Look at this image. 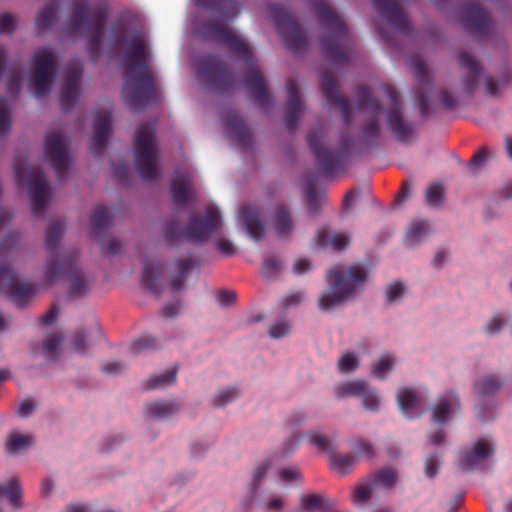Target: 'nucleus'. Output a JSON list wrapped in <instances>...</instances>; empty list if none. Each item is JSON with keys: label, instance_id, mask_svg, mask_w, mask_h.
I'll return each mask as SVG.
<instances>
[{"label": "nucleus", "instance_id": "f257e3e1", "mask_svg": "<svg viewBox=\"0 0 512 512\" xmlns=\"http://www.w3.org/2000/svg\"><path fill=\"white\" fill-rule=\"evenodd\" d=\"M194 29L202 38L224 44L246 64L247 71L244 80L247 91L261 109H266L271 104V97L249 45L219 21L195 24Z\"/></svg>", "mask_w": 512, "mask_h": 512}, {"label": "nucleus", "instance_id": "f03ea898", "mask_svg": "<svg viewBox=\"0 0 512 512\" xmlns=\"http://www.w3.org/2000/svg\"><path fill=\"white\" fill-rule=\"evenodd\" d=\"M123 67L125 82L123 92L129 107L133 110L144 108L156 99L157 92L153 74L148 65V50L141 32L130 38L124 51Z\"/></svg>", "mask_w": 512, "mask_h": 512}, {"label": "nucleus", "instance_id": "7ed1b4c3", "mask_svg": "<svg viewBox=\"0 0 512 512\" xmlns=\"http://www.w3.org/2000/svg\"><path fill=\"white\" fill-rule=\"evenodd\" d=\"M314 9L324 30V36L321 39L323 54L334 63H347L350 37L346 23L323 0H316Z\"/></svg>", "mask_w": 512, "mask_h": 512}, {"label": "nucleus", "instance_id": "20e7f679", "mask_svg": "<svg viewBox=\"0 0 512 512\" xmlns=\"http://www.w3.org/2000/svg\"><path fill=\"white\" fill-rule=\"evenodd\" d=\"M107 13L101 8L92 9L88 3L76 0L72 4L71 14L65 24V30L71 35L85 32L88 38L87 51L92 61L99 57Z\"/></svg>", "mask_w": 512, "mask_h": 512}, {"label": "nucleus", "instance_id": "39448f33", "mask_svg": "<svg viewBox=\"0 0 512 512\" xmlns=\"http://www.w3.org/2000/svg\"><path fill=\"white\" fill-rule=\"evenodd\" d=\"M368 272L360 264L336 265L327 272L330 291L319 298V308L330 310L348 300L367 280Z\"/></svg>", "mask_w": 512, "mask_h": 512}, {"label": "nucleus", "instance_id": "423d86ee", "mask_svg": "<svg viewBox=\"0 0 512 512\" xmlns=\"http://www.w3.org/2000/svg\"><path fill=\"white\" fill-rule=\"evenodd\" d=\"M222 225L221 215L217 207L209 206L205 210L204 216L192 217L182 231L177 219L168 221L164 227V238L172 244L182 237L193 242H204Z\"/></svg>", "mask_w": 512, "mask_h": 512}, {"label": "nucleus", "instance_id": "0eeeda50", "mask_svg": "<svg viewBox=\"0 0 512 512\" xmlns=\"http://www.w3.org/2000/svg\"><path fill=\"white\" fill-rule=\"evenodd\" d=\"M135 166L142 179L154 181L159 176L157 152L155 149V129L151 123L141 124L134 138Z\"/></svg>", "mask_w": 512, "mask_h": 512}, {"label": "nucleus", "instance_id": "6e6552de", "mask_svg": "<svg viewBox=\"0 0 512 512\" xmlns=\"http://www.w3.org/2000/svg\"><path fill=\"white\" fill-rule=\"evenodd\" d=\"M16 244V238L7 235L0 243V292L5 293L16 305L22 306L34 294L32 284L19 282L14 269L8 263H3L9 250Z\"/></svg>", "mask_w": 512, "mask_h": 512}, {"label": "nucleus", "instance_id": "1a4fd4ad", "mask_svg": "<svg viewBox=\"0 0 512 512\" xmlns=\"http://www.w3.org/2000/svg\"><path fill=\"white\" fill-rule=\"evenodd\" d=\"M78 250H73L66 255L62 262L58 265L55 257L46 265L45 280L52 283L59 278L65 277L69 280V294L71 297L83 295L89 289V281L78 267Z\"/></svg>", "mask_w": 512, "mask_h": 512}, {"label": "nucleus", "instance_id": "9d476101", "mask_svg": "<svg viewBox=\"0 0 512 512\" xmlns=\"http://www.w3.org/2000/svg\"><path fill=\"white\" fill-rule=\"evenodd\" d=\"M56 71V56L51 48L41 47L34 52L31 72V90L36 98L46 96L53 83Z\"/></svg>", "mask_w": 512, "mask_h": 512}, {"label": "nucleus", "instance_id": "9b49d317", "mask_svg": "<svg viewBox=\"0 0 512 512\" xmlns=\"http://www.w3.org/2000/svg\"><path fill=\"white\" fill-rule=\"evenodd\" d=\"M15 178L18 184L27 180L31 198V210L34 216L44 212L49 198V186L41 168H26L20 163L14 165Z\"/></svg>", "mask_w": 512, "mask_h": 512}, {"label": "nucleus", "instance_id": "f8f14e48", "mask_svg": "<svg viewBox=\"0 0 512 512\" xmlns=\"http://www.w3.org/2000/svg\"><path fill=\"white\" fill-rule=\"evenodd\" d=\"M268 13L290 50L298 53L307 46L305 34L287 9L278 4H271Z\"/></svg>", "mask_w": 512, "mask_h": 512}, {"label": "nucleus", "instance_id": "ddd939ff", "mask_svg": "<svg viewBox=\"0 0 512 512\" xmlns=\"http://www.w3.org/2000/svg\"><path fill=\"white\" fill-rule=\"evenodd\" d=\"M356 97L357 109L367 111L371 115V118L363 123L361 133L368 146H374L381 136L378 117L382 113V105L366 86L358 87Z\"/></svg>", "mask_w": 512, "mask_h": 512}, {"label": "nucleus", "instance_id": "4468645a", "mask_svg": "<svg viewBox=\"0 0 512 512\" xmlns=\"http://www.w3.org/2000/svg\"><path fill=\"white\" fill-rule=\"evenodd\" d=\"M384 91L389 99L390 108L386 112V125L388 130L399 142H409L415 138L413 123L406 121L402 115L400 95L391 85H385Z\"/></svg>", "mask_w": 512, "mask_h": 512}, {"label": "nucleus", "instance_id": "2eb2a0df", "mask_svg": "<svg viewBox=\"0 0 512 512\" xmlns=\"http://www.w3.org/2000/svg\"><path fill=\"white\" fill-rule=\"evenodd\" d=\"M323 131L322 129H315L308 133L307 144L314 155L317 163L326 174H331L338 168H342L343 156L348 150L347 140L342 141V149L339 151H332L322 145Z\"/></svg>", "mask_w": 512, "mask_h": 512}, {"label": "nucleus", "instance_id": "dca6fc26", "mask_svg": "<svg viewBox=\"0 0 512 512\" xmlns=\"http://www.w3.org/2000/svg\"><path fill=\"white\" fill-rule=\"evenodd\" d=\"M68 140L60 132H49L45 138L44 152L59 180H63L69 167Z\"/></svg>", "mask_w": 512, "mask_h": 512}, {"label": "nucleus", "instance_id": "f3484780", "mask_svg": "<svg viewBox=\"0 0 512 512\" xmlns=\"http://www.w3.org/2000/svg\"><path fill=\"white\" fill-rule=\"evenodd\" d=\"M461 21L463 27L480 40L489 38L493 32L490 14L477 4L469 2L462 6Z\"/></svg>", "mask_w": 512, "mask_h": 512}, {"label": "nucleus", "instance_id": "a211bd4d", "mask_svg": "<svg viewBox=\"0 0 512 512\" xmlns=\"http://www.w3.org/2000/svg\"><path fill=\"white\" fill-rule=\"evenodd\" d=\"M199 74L204 77L209 86L219 90L231 88L235 83L234 75L216 56L204 57L198 65Z\"/></svg>", "mask_w": 512, "mask_h": 512}, {"label": "nucleus", "instance_id": "6ab92c4d", "mask_svg": "<svg viewBox=\"0 0 512 512\" xmlns=\"http://www.w3.org/2000/svg\"><path fill=\"white\" fill-rule=\"evenodd\" d=\"M321 90L328 103L339 109L344 123L349 125L353 117L351 104L340 94L336 77L328 70L322 72Z\"/></svg>", "mask_w": 512, "mask_h": 512}, {"label": "nucleus", "instance_id": "aec40b11", "mask_svg": "<svg viewBox=\"0 0 512 512\" xmlns=\"http://www.w3.org/2000/svg\"><path fill=\"white\" fill-rule=\"evenodd\" d=\"M376 11L386 18L388 23L404 34H411V24L397 0H372Z\"/></svg>", "mask_w": 512, "mask_h": 512}, {"label": "nucleus", "instance_id": "412c9836", "mask_svg": "<svg viewBox=\"0 0 512 512\" xmlns=\"http://www.w3.org/2000/svg\"><path fill=\"white\" fill-rule=\"evenodd\" d=\"M82 72L81 62L74 63L67 70L60 94V103L64 111L70 110L78 99Z\"/></svg>", "mask_w": 512, "mask_h": 512}, {"label": "nucleus", "instance_id": "4be33fe9", "mask_svg": "<svg viewBox=\"0 0 512 512\" xmlns=\"http://www.w3.org/2000/svg\"><path fill=\"white\" fill-rule=\"evenodd\" d=\"M460 69L465 71L462 77V86L467 94H472L478 86L482 66L476 57L469 51H461L458 55Z\"/></svg>", "mask_w": 512, "mask_h": 512}, {"label": "nucleus", "instance_id": "5701e85b", "mask_svg": "<svg viewBox=\"0 0 512 512\" xmlns=\"http://www.w3.org/2000/svg\"><path fill=\"white\" fill-rule=\"evenodd\" d=\"M493 452V444L488 439L481 438L475 442L471 450L462 452L458 466L464 471H472L480 461L491 456Z\"/></svg>", "mask_w": 512, "mask_h": 512}, {"label": "nucleus", "instance_id": "b1692460", "mask_svg": "<svg viewBox=\"0 0 512 512\" xmlns=\"http://www.w3.org/2000/svg\"><path fill=\"white\" fill-rule=\"evenodd\" d=\"M410 67L420 85V89L417 93L420 113L422 116H427L430 113V107L428 97L424 90L430 87L431 83L426 64L420 58H412L410 61Z\"/></svg>", "mask_w": 512, "mask_h": 512}, {"label": "nucleus", "instance_id": "393cba45", "mask_svg": "<svg viewBox=\"0 0 512 512\" xmlns=\"http://www.w3.org/2000/svg\"><path fill=\"white\" fill-rule=\"evenodd\" d=\"M288 102L284 116V123L287 129L294 130L299 122L302 113V102L297 81L289 79L287 81Z\"/></svg>", "mask_w": 512, "mask_h": 512}, {"label": "nucleus", "instance_id": "a878e982", "mask_svg": "<svg viewBox=\"0 0 512 512\" xmlns=\"http://www.w3.org/2000/svg\"><path fill=\"white\" fill-rule=\"evenodd\" d=\"M63 231L64 223L61 220H54L47 227L45 235V249L49 253V260L47 265L52 261L53 257L57 259L59 265L63 258L74 250L72 249L66 251L59 249V243Z\"/></svg>", "mask_w": 512, "mask_h": 512}, {"label": "nucleus", "instance_id": "bb28decb", "mask_svg": "<svg viewBox=\"0 0 512 512\" xmlns=\"http://www.w3.org/2000/svg\"><path fill=\"white\" fill-rule=\"evenodd\" d=\"M270 224L275 234L283 239L290 237L295 228L292 213L284 204H278L275 207Z\"/></svg>", "mask_w": 512, "mask_h": 512}, {"label": "nucleus", "instance_id": "cd10ccee", "mask_svg": "<svg viewBox=\"0 0 512 512\" xmlns=\"http://www.w3.org/2000/svg\"><path fill=\"white\" fill-rule=\"evenodd\" d=\"M93 129L94 133L91 149L96 155H99L105 148L112 132L111 112L107 111L104 114L97 116L94 120Z\"/></svg>", "mask_w": 512, "mask_h": 512}, {"label": "nucleus", "instance_id": "c85d7f7f", "mask_svg": "<svg viewBox=\"0 0 512 512\" xmlns=\"http://www.w3.org/2000/svg\"><path fill=\"white\" fill-rule=\"evenodd\" d=\"M225 126L239 146L246 148L252 144V133L238 113L229 111L225 117Z\"/></svg>", "mask_w": 512, "mask_h": 512}, {"label": "nucleus", "instance_id": "c756f323", "mask_svg": "<svg viewBox=\"0 0 512 512\" xmlns=\"http://www.w3.org/2000/svg\"><path fill=\"white\" fill-rule=\"evenodd\" d=\"M239 218L245 225L246 230L250 237L258 240L264 236L265 227L260 219L259 212L249 205H244L240 208Z\"/></svg>", "mask_w": 512, "mask_h": 512}, {"label": "nucleus", "instance_id": "7c9ffc66", "mask_svg": "<svg viewBox=\"0 0 512 512\" xmlns=\"http://www.w3.org/2000/svg\"><path fill=\"white\" fill-rule=\"evenodd\" d=\"M460 408V400L454 392H448L442 396L432 413V421L444 424L452 412Z\"/></svg>", "mask_w": 512, "mask_h": 512}, {"label": "nucleus", "instance_id": "2f4dec72", "mask_svg": "<svg viewBox=\"0 0 512 512\" xmlns=\"http://www.w3.org/2000/svg\"><path fill=\"white\" fill-rule=\"evenodd\" d=\"M196 5L213 10L226 20H233L240 12L236 0H196Z\"/></svg>", "mask_w": 512, "mask_h": 512}, {"label": "nucleus", "instance_id": "473e14b6", "mask_svg": "<svg viewBox=\"0 0 512 512\" xmlns=\"http://www.w3.org/2000/svg\"><path fill=\"white\" fill-rule=\"evenodd\" d=\"M176 272L172 275L170 280L171 289L174 292L180 291L184 288L185 281L192 269H197L199 264L193 257H186L178 259L175 262Z\"/></svg>", "mask_w": 512, "mask_h": 512}, {"label": "nucleus", "instance_id": "72a5a7b5", "mask_svg": "<svg viewBox=\"0 0 512 512\" xmlns=\"http://www.w3.org/2000/svg\"><path fill=\"white\" fill-rule=\"evenodd\" d=\"M316 241L322 248L331 247L336 251H341L349 245L350 238L345 233L331 232L329 229L323 228L318 231Z\"/></svg>", "mask_w": 512, "mask_h": 512}, {"label": "nucleus", "instance_id": "f704fd0d", "mask_svg": "<svg viewBox=\"0 0 512 512\" xmlns=\"http://www.w3.org/2000/svg\"><path fill=\"white\" fill-rule=\"evenodd\" d=\"M300 508L304 512H338L334 509V505L331 501L323 495L315 493L302 494L300 496Z\"/></svg>", "mask_w": 512, "mask_h": 512}, {"label": "nucleus", "instance_id": "c9c22d12", "mask_svg": "<svg viewBox=\"0 0 512 512\" xmlns=\"http://www.w3.org/2000/svg\"><path fill=\"white\" fill-rule=\"evenodd\" d=\"M171 194L174 203L186 204L192 194V182L190 177L177 173L171 182Z\"/></svg>", "mask_w": 512, "mask_h": 512}, {"label": "nucleus", "instance_id": "e433bc0d", "mask_svg": "<svg viewBox=\"0 0 512 512\" xmlns=\"http://www.w3.org/2000/svg\"><path fill=\"white\" fill-rule=\"evenodd\" d=\"M397 401L405 417L412 419L420 414L418 411L419 398L412 389H399L397 392Z\"/></svg>", "mask_w": 512, "mask_h": 512}, {"label": "nucleus", "instance_id": "4c0bfd02", "mask_svg": "<svg viewBox=\"0 0 512 512\" xmlns=\"http://www.w3.org/2000/svg\"><path fill=\"white\" fill-rule=\"evenodd\" d=\"M161 271L162 265L160 263L154 266L149 261H145L141 277V284L143 287L157 296L161 294V289L158 283V278L161 274Z\"/></svg>", "mask_w": 512, "mask_h": 512}, {"label": "nucleus", "instance_id": "58836bf2", "mask_svg": "<svg viewBox=\"0 0 512 512\" xmlns=\"http://www.w3.org/2000/svg\"><path fill=\"white\" fill-rule=\"evenodd\" d=\"M330 468L339 476L351 473L356 466V457L349 454H333L329 458Z\"/></svg>", "mask_w": 512, "mask_h": 512}, {"label": "nucleus", "instance_id": "ea45409f", "mask_svg": "<svg viewBox=\"0 0 512 512\" xmlns=\"http://www.w3.org/2000/svg\"><path fill=\"white\" fill-rule=\"evenodd\" d=\"M369 384L364 380H353L338 384L335 387V394L339 399L347 397L361 398Z\"/></svg>", "mask_w": 512, "mask_h": 512}, {"label": "nucleus", "instance_id": "a19ab883", "mask_svg": "<svg viewBox=\"0 0 512 512\" xmlns=\"http://www.w3.org/2000/svg\"><path fill=\"white\" fill-rule=\"evenodd\" d=\"M111 222V215L109 210L104 206H98L95 208L90 216L91 230L95 237L107 229Z\"/></svg>", "mask_w": 512, "mask_h": 512}, {"label": "nucleus", "instance_id": "79ce46f5", "mask_svg": "<svg viewBox=\"0 0 512 512\" xmlns=\"http://www.w3.org/2000/svg\"><path fill=\"white\" fill-rule=\"evenodd\" d=\"M58 12V3L50 1L47 3L42 10L39 12L35 25L39 31L49 29L56 21Z\"/></svg>", "mask_w": 512, "mask_h": 512}, {"label": "nucleus", "instance_id": "37998d69", "mask_svg": "<svg viewBox=\"0 0 512 512\" xmlns=\"http://www.w3.org/2000/svg\"><path fill=\"white\" fill-rule=\"evenodd\" d=\"M148 416L165 419L177 411V405L169 401H155L148 403L145 407Z\"/></svg>", "mask_w": 512, "mask_h": 512}, {"label": "nucleus", "instance_id": "c03bdc74", "mask_svg": "<svg viewBox=\"0 0 512 512\" xmlns=\"http://www.w3.org/2000/svg\"><path fill=\"white\" fill-rule=\"evenodd\" d=\"M177 368L174 367L164 373L151 376L144 384L145 390L160 389L176 381Z\"/></svg>", "mask_w": 512, "mask_h": 512}, {"label": "nucleus", "instance_id": "a18cd8bd", "mask_svg": "<svg viewBox=\"0 0 512 512\" xmlns=\"http://www.w3.org/2000/svg\"><path fill=\"white\" fill-rule=\"evenodd\" d=\"M429 223L424 220L413 221L406 233L405 243L408 246H414L418 244L423 237L428 234Z\"/></svg>", "mask_w": 512, "mask_h": 512}, {"label": "nucleus", "instance_id": "49530a36", "mask_svg": "<svg viewBox=\"0 0 512 512\" xmlns=\"http://www.w3.org/2000/svg\"><path fill=\"white\" fill-rule=\"evenodd\" d=\"M502 383L496 376H485L474 384L475 392L481 397L493 396L501 387Z\"/></svg>", "mask_w": 512, "mask_h": 512}, {"label": "nucleus", "instance_id": "de8ad7c7", "mask_svg": "<svg viewBox=\"0 0 512 512\" xmlns=\"http://www.w3.org/2000/svg\"><path fill=\"white\" fill-rule=\"evenodd\" d=\"M304 195L307 208L309 212L313 214L319 211L326 200L325 193L318 192L312 182L306 185Z\"/></svg>", "mask_w": 512, "mask_h": 512}, {"label": "nucleus", "instance_id": "09e8293b", "mask_svg": "<svg viewBox=\"0 0 512 512\" xmlns=\"http://www.w3.org/2000/svg\"><path fill=\"white\" fill-rule=\"evenodd\" d=\"M21 495V488L16 479H12L8 483L0 485V499L4 496L7 497L10 504L15 508L21 506Z\"/></svg>", "mask_w": 512, "mask_h": 512}, {"label": "nucleus", "instance_id": "8fccbe9b", "mask_svg": "<svg viewBox=\"0 0 512 512\" xmlns=\"http://www.w3.org/2000/svg\"><path fill=\"white\" fill-rule=\"evenodd\" d=\"M370 480L372 481L374 486L380 485L390 490L394 487L396 483L397 474L395 470L391 468L380 469L373 474V477Z\"/></svg>", "mask_w": 512, "mask_h": 512}, {"label": "nucleus", "instance_id": "3c124183", "mask_svg": "<svg viewBox=\"0 0 512 512\" xmlns=\"http://www.w3.org/2000/svg\"><path fill=\"white\" fill-rule=\"evenodd\" d=\"M32 443V437L13 433L9 436L6 442V449L10 454H16L19 451L28 448Z\"/></svg>", "mask_w": 512, "mask_h": 512}, {"label": "nucleus", "instance_id": "603ef678", "mask_svg": "<svg viewBox=\"0 0 512 512\" xmlns=\"http://www.w3.org/2000/svg\"><path fill=\"white\" fill-rule=\"evenodd\" d=\"M373 487L374 485L370 479L357 485L352 494L353 503L361 505L368 502L372 496Z\"/></svg>", "mask_w": 512, "mask_h": 512}, {"label": "nucleus", "instance_id": "864d4df0", "mask_svg": "<svg viewBox=\"0 0 512 512\" xmlns=\"http://www.w3.org/2000/svg\"><path fill=\"white\" fill-rule=\"evenodd\" d=\"M394 363V358L389 354H385L372 366L371 374L376 378L383 379L391 371Z\"/></svg>", "mask_w": 512, "mask_h": 512}, {"label": "nucleus", "instance_id": "5fc2aeb1", "mask_svg": "<svg viewBox=\"0 0 512 512\" xmlns=\"http://www.w3.org/2000/svg\"><path fill=\"white\" fill-rule=\"evenodd\" d=\"M363 394L361 399L364 409L370 412L378 411L380 407V397L377 391L368 385Z\"/></svg>", "mask_w": 512, "mask_h": 512}, {"label": "nucleus", "instance_id": "6e6d98bb", "mask_svg": "<svg viewBox=\"0 0 512 512\" xmlns=\"http://www.w3.org/2000/svg\"><path fill=\"white\" fill-rule=\"evenodd\" d=\"M281 261L276 256H268L264 259L261 267V273L265 278H273L281 271Z\"/></svg>", "mask_w": 512, "mask_h": 512}, {"label": "nucleus", "instance_id": "4d7b16f0", "mask_svg": "<svg viewBox=\"0 0 512 512\" xmlns=\"http://www.w3.org/2000/svg\"><path fill=\"white\" fill-rule=\"evenodd\" d=\"M11 129V116L8 103L5 98L0 97V137H6Z\"/></svg>", "mask_w": 512, "mask_h": 512}, {"label": "nucleus", "instance_id": "13d9d810", "mask_svg": "<svg viewBox=\"0 0 512 512\" xmlns=\"http://www.w3.org/2000/svg\"><path fill=\"white\" fill-rule=\"evenodd\" d=\"M62 338L57 334H51L42 342V352L49 359H55Z\"/></svg>", "mask_w": 512, "mask_h": 512}, {"label": "nucleus", "instance_id": "bf43d9fd", "mask_svg": "<svg viewBox=\"0 0 512 512\" xmlns=\"http://www.w3.org/2000/svg\"><path fill=\"white\" fill-rule=\"evenodd\" d=\"M240 391L236 387H230L220 390L213 399V405L223 407L236 399Z\"/></svg>", "mask_w": 512, "mask_h": 512}, {"label": "nucleus", "instance_id": "052dcab7", "mask_svg": "<svg viewBox=\"0 0 512 512\" xmlns=\"http://www.w3.org/2000/svg\"><path fill=\"white\" fill-rule=\"evenodd\" d=\"M307 437L310 442L315 445L318 450L326 453H333L336 447L329 441V439L317 432H309L307 433Z\"/></svg>", "mask_w": 512, "mask_h": 512}, {"label": "nucleus", "instance_id": "680f3d73", "mask_svg": "<svg viewBox=\"0 0 512 512\" xmlns=\"http://www.w3.org/2000/svg\"><path fill=\"white\" fill-rule=\"evenodd\" d=\"M444 189L440 184H433L426 190V202L429 206L440 207L443 201Z\"/></svg>", "mask_w": 512, "mask_h": 512}, {"label": "nucleus", "instance_id": "e2e57ef3", "mask_svg": "<svg viewBox=\"0 0 512 512\" xmlns=\"http://www.w3.org/2000/svg\"><path fill=\"white\" fill-rule=\"evenodd\" d=\"M271 466L270 460H265L258 464L253 472L252 481H251V490L255 493L260 486L262 480L265 478L269 468Z\"/></svg>", "mask_w": 512, "mask_h": 512}, {"label": "nucleus", "instance_id": "0e129e2a", "mask_svg": "<svg viewBox=\"0 0 512 512\" xmlns=\"http://www.w3.org/2000/svg\"><path fill=\"white\" fill-rule=\"evenodd\" d=\"M131 351L138 354L144 350L157 348L156 339L150 335H145L131 343Z\"/></svg>", "mask_w": 512, "mask_h": 512}, {"label": "nucleus", "instance_id": "69168bd1", "mask_svg": "<svg viewBox=\"0 0 512 512\" xmlns=\"http://www.w3.org/2000/svg\"><path fill=\"white\" fill-rule=\"evenodd\" d=\"M354 454L358 457L372 459L375 456L374 448L370 442L365 439H358L352 446Z\"/></svg>", "mask_w": 512, "mask_h": 512}, {"label": "nucleus", "instance_id": "338daca9", "mask_svg": "<svg viewBox=\"0 0 512 512\" xmlns=\"http://www.w3.org/2000/svg\"><path fill=\"white\" fill-rule=\"evenodd\" d=\"M358 367V359L352 352H346L338 362V368L343 373H349Z\"/></svg>", "mask_w": 512, "mask_h": 512}, {"label": "nucleus", "instance_id": "774afa93", "mask_svg": "<svg viewBox=\"0 0 512 512\" xmlns=\"http://www.w3.org/2000/svg\"><path fill=\"white\" fill-rule=\"evenodd\" d=\"M111 36L116 47H122L126 41L127 28L123 23H115L111 27Z\"/></svg>", "mask_w": 512, "mask_h": 512}]
</instances>
